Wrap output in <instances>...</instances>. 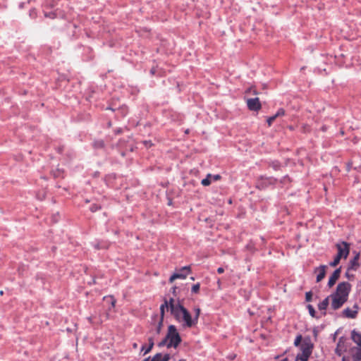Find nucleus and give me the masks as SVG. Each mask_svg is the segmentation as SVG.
Instances as JSON below:
<instances>
[{"instance_id":"obj_30","label":"nucleus","mask_w":361,"mask_h":361,"mask_svg":"<svg viewBox=\"0 0 361 361\" xmlns=\"http://www.w3.org/2000/svg\"><path fill=\"white\" fill-rule=\"evenodd\" d=\"M247 92H249V93H252V94H257V92L255 89H254L253 87H250L247 90Z\"/></svg>"},{"instance_id":"obj_3","label":"nucleus","mask_w":361,"mask_h":361,"mask_svg":"<svg viewBox=\"0 0 361 361\" xmlns=\"http://www.w3.org/2000/svg\"><path fill=\"white\" fill-rule=\"evenodd\" d=\"M181 342V338L175 326L170 325L165 338L160 342L159 345H166L167 348H177Z\"/></svg>"},{"instance_id":"obj_25","label":"nucleus","mask_w":361,"mask_h":361,"mask_svg":"<svg viewBox=\"0 0 361 361\" xmlns=\"http://www.w3.org/2000/svg\"><path fill=\"white\" fill-rule=\"evenodd\" d=\"M276 117L275 115L269 117L267 120L268 126H271L272 125L273 122L276 120Z\"/></svg>"},{"instance_id":"obj_13","label":"nucleus","mask_w":361,"mask_h":361,"mask_svg":"<svg viewBox=\"0 0 361 361\" xmlns=\"http://www.w3.org/2000/svg\"><path fill=\"white\" fill-rule=\"evenodd\" d=\"M183 321V326L191 327L197 323L198 317H182Z\"/></svg>"},{"instance_id":"obj_38","label":"nucleus","mask_w":361,"mask_h":361,"mask_svg":"<svg viewBox=\"0 0 361 361\" xmlns=\"http://www.w3.org/2000/svg\"><path fill=\"white\" fill-rule=\"evenodd\" d=\"M145 350H147V348H146L145 345H142V350H144L145 352Z\"/></svg>"},{"instance_id":"obj_34","label":"nucleus","mask_w":361,"mask_h":361,"mask_svg":"<svg viewBox=\"0 0 361 361\" xmlns=\"http://www.w3.org/2000/svg\"><path fill=\"white\" fill-rule=\"evenodd\" d=\"M217 272L219 274H223L224 272V269L222 267H219L217 269Z\"/></svg>"},{"instance_id":"obj_22","label":"nucleus","mask_w":361,"mask_h":361,"mask_svg":"<svg viewBox=\"0 0 361 361\" xmlns=\"http://www.w3.org/2000/svg\"><path fill=\"white\" fill-rule=\"evenodd\" d=\"M153 346H154L153 338H149V346L147 347V350H145V352L144 353V354H147L149 352H150V350H152Z\"/></svg>"},{"instance_id":"obj_4","label":"nucleus","mask_w":361,"mask_h":361,"mask_svg":"<svg viewBox=\"0 0 361 361\" xmlns=\"http://www.w3.org/2000/svg\"><path fill=\"white\" fill-rule=\"evenodd\" d=\"M191 272L190 266L183 267L178 270V272L174 273L169 279V282L173 283L176 279H185L187 276Z\"/></svg>"},{"instance_id":"obj_19","label":"nucleus","mask_w":361,"mask_h":361,"mask_svg":"<svg viewBox=\"0 0 361 361\" xmlns=\"http://www.w3.org/2000/svg\"><path fill=\"white\" fill-rule=\"evenodd\" d=\"M58 0H47L44 3V7L47 8H52L57 4Z\"/></svg>"},{"instance_id":"obj_10","label":"nucleus","mask_w":361,"mask_h":361,"mask_svg":"<svg viewBox=\"0 0 361 361\" xmlns=\"http://www.w3.org/2000/svg\"><path fill=\"white\" fill-rule=\"evenodd\" d=\"M341 269L338 268L336 269L334 273L331 274V276L329 277L328 286L331 288L332 287L336 282V281L338 279L341 275Z\"/></svg>"},{"instance_id":"obj_8","label":"nucleus","mask_w":361,"mask_h":361,"mask_svg":"<svg viewBox=\"0 0 361 361\" xmlns=\"http://www.w3.org/2000/svg\"><path fill=\"white\" fill-rule=\"evenodd\" d=\"M247 105L250 111H257L262 108L261 103L258 97L248 99Z\"/></svg>"},{"instance_id":"obj_20","label":"nucleus","mask_w":361,"mask_h":361,"mask_svg":"<svg viewBox=\"0 0 361 361\" xmlns=\"http://www.w3.org/2000/svg\"><path fill=\"white\" fill-rule=\"evenodd\" d=\"M341 259V257L336 255L335 257L334 261L329 263V265L333 267H336L339 264Z\"/></svg>"},{"instance_id":"obj_41","label":"nucleus","mask_w":361,"mask_h":361,"mask_svg":"<svg viewBox=\"0 0 361 361\" xmlns=\"http://www.w3.org/2000/svg\"><path fill=\"white\" fill-rule=\"evenodd\" d=\"M281 361H288V359H287V358H285V359H283V360H281Z\"/></svg>"},{"instance_id":"obj_32","label":"nucleus","mask_w":361,"mask_h":361,"mask_svg":"<svg viewBox=\"0 0 361 361\" xmlns=\"http://www.w3.org/2000/svg\"><path fill=\"white\" fill-rule=\"evenodd\" d=\"M157 72V68L155 67L152 68V69L150 70V73L152 75H155Z\"/></svg>"},{"instance_id":"obj_7","label":"nucleus","mask_w":361,"mask_h":361,"mask_svg":"<svg viewBox=\"0 0 361 361\" xmlns=\"http://www.w3.org/2000/svg\"><path fill=\"white\" fill-rule=\"evenodd\" d=\"M348 348V340L343 337L339 338L337 346L335 349L336 355L341 356L343 353L346 352Z\"/></svg>"},{"instance_id":"obj_29","label":"nucleus","mask_w":361,"mask_h":361,"mask_svg":"<svg viewBox=\"0 0 361 361\" xmlns=\"http://www.w3.org/2000/svg\"><path fill=\"white\" fill-rule=\"evenodd\" d=\"M307 308L309 310V312L311 314V316H314L315 311H314L313 306L311 305H308Z\"/></svg>"},{"instance_id":"obj_2","label":"nucleus","mask_w":361,"mask_h":361,"mask_svg":"<svg viewBox=\"0 0 361 361\" xmlns=\"http://www.w3.org/2000/svg\"><path fill=\"white\" fill-rule=\"evenodd\" d=\"M165 310H166V312H170L172 316H190L188 311L178 301L173 298H170L169 300H165L164 303L161 305V316H164Z\"/></svg>"},{"instance_id":"obj_37","label":"nucleus","mask_w":361,"mask_h":361,"mask_svg":"<svg viewBox=\"0 0 361 361\" xmlns=\"http://www.w3.org/2000/svg\"><path fill=\"white\" fill-rule=\"evenodd\" d=\"M98 146L102 147L104 146V143L102 141L99 142V144H98Z\"/></svg>"},{"instance_id":"obj_33","label":"nucleus","mask_w":361,"mask_h":361,"mask_svg":"<svg viewBox=\"0 0 361 361\" xmlns=\"http://www.w3.org/2000/svg\"><path fill=\"white\" fill-rule=\"evenodd\" d=\"M195 316H199L200 314V309L199 307L195 308Z\"/></svg>"},{"instance_id":"obj_40","label":"nucleus","mask_w":361,"mask_h":361,"mask_svg":"<svg viewBox=\"0 0 361 361\" xmlns=\"http://www.w3.org/2000/svg\"><path fill=\"white\" fill-rule=\"evenodd\" d=\"M88 319H89L90 322H92V317H89Z\"/></svg>"},{"instance_id":"obj_11","label":"nucleus","mask_w":361,"mask_h":361,"mask_svg":"<svg viewBox=\"0 0 361 361\" xmlns=\"http://www.w3.org/2000/svg\"><path fill=\"white\" fill-rule=\"evenodd\" d=\"M104 305L108 306L109 310L114 309L116 304V299L112 295L105 296L103 298Z\"/></svg>"},{"instance_id":"obj_42","label":"nucleus","mask_w":361,"mask_h":361,"mask_svg":"<svg viewBox=\"0 0 361 361\" xmlns=\"http://www.w3.org/2000/svg\"><path fill=\"white\" fill-rule=\"evenodd\" d=\"M176 287H174V288H173V293L176 291Z\"/></svg>"},{"instance_id":"obj_43","label":"nucleus","mask_w":361,"mask_h":361,"mask_svg":"<svg viewBox=\"0 0 361 361\" xmlns=\"http://www.w3.org/2000/svg\"><path fill=\"white\" fill-rule=\"evenodd\" d=\"M143 361H148V358L144 360Z\"/></svg>"},{"instance_id":"obj_6","label":"nucleus","mask_w":361,"mask_h":361,"mask_svg":"<svg viewBox=\"0 0 361 361\" xmlns=\"http://www.w3.org/2000/svg\"><path fill=\"white\" fill-rule=\"evenodd\" d=\"M338 253L336 255L341 258L346 259L349 255L350 247L349 245L345 242H341V243L336 244Z\"/></svg>"},{"instance_id":"obj_1","label":"nucleus","mask_w":361,"mask_h":361,"mask_svg":"<svg viewBox=\"0 0 361 361\" xmlns=\"http://www.w3.org/2000/svg\"><path fill=\"white\" fill-rule=\"evenodd\" d=\"M351 290V285L348 282L339 283L336 291L329 295L331 299V308L336 310L341 308L347 301Z\"/></svg>"},{"instance_id":"obj_36","label":"nucleus","mask_w":361,"mask_h":361,"mask_svg":"<svg viewBox=\"0 0 361 361\" xmlns=\"http://www.w3.org/2000/svg\"><path fill=\"white\" fill-rule=\"evenodd\" d=\"M163 318H164V317H161V320H160V322H159V323L158 331H159L160 326H161V324H162V322H163Z\"/></svg>"},{"instance_id":"obj_15","label":"nucleus","mask_w":361,"mask_h":361,"mask_svg":"<svg viewBox=\"0 0 361 361\" xmlns=\"http://www.w3.org/2000/svg\"><path fill=\"white\" fill-rule=\"evenodd\" d=\"M359 255H357L355 257H353V259L350 261V265H349V269L356 270L359 267Z\"/></svg>"},{"instance_id":"obj_21","label":"nucleus","mask_w":361,"mask_h":361,"mask_svg":"<svg viewBox=\"0 0 361 361\" xmlns=\"http://www.w3.org/2000/svg\"><path fill=\"white\" fill-rule=\"evenodd\" d=\"M211 175L209 174L206 178H204L203 180H202V185H204V186H207L211 184V180H210V178H211Z\"/></svg>"},{"instance_id":"obj_35","label":"nucleus","mask_w":361,"mask_h":361,"mask_svg":"<svg viewBox=\"0 0 361 361\" xmlns=\"http://www.w3.org/2000/svg\"><path fill=\"white\" fill-rule=\"evenodd\" d=\"M213 177H214V179L215 180H219L221 178V176L220 175H215Z\"/></svg>"},{"instance_id":"obj_16","label":"nucleus","mask_w":361,"mask_h":361,"mask_svg":"<svg viewBox=\"0 0 361 361\" xmlns=\"http://www.w3.org/2000/svg\"><path fill=\"white\" fill-rule=\"evenodd\" d=\"M329 305V296L324 299L318 305V308L319 310H326L327 307Z\"/></svg>"},{"instance_id":"obj_9","label":"nucleus","mask_w":361,"mask_h":361,"mask_svg":"<svg viewBox=\"0 0 361 361\" xmlns=\"http://www.w3.org/2000/svg\"><path fill=\"white\" fill-rule=\"evenodd\" d=\"M353 361H361V345H356L350 350Z\"/></svg>"},{"instance_id":"obj_18","label":"nucleus","mask_w":361,"mask_h":361,"mask_svg":"<svg viewBox=\"0 0 361 361\" xmlns=\"http://www.w3.org/2000/svg\"><path fill=\"white\" fill-rule=\"evenodd\" d=\"M352 339L357 344V345H361V334L353 331Z\"/></svg>"},{"instance_id":"obj_44","label":"nucleus","mask_w":361,"mask_h":361,"mask_svg":"<svg viewBox=\"0 0 361 361\" xmlns=\"http://www.w3.org/2000/svg\"><path fill=\"white\" fill-rule=\"evenodd\" d=\"M179 361H185V360H180Z\"/></svg>"},{"instance_id":"obj_23","label":"nucleus","mask_w":361,"mask_h":361,"mask_svg":"<svg viewBox=\"0 0 361 361\" xmlns=\"http://www.w3.org/2000/svg\"><path fill=\"white\" fill-rule=\"evenodd\" d=\"M200 285L199 283L194 284L192 286L191 291L192 293H197L200 290Z\"/></svg>"},{"instance_id":"obj_5","label":"nucleus","mask_w":361,"mask_h":361,"mask_svg":"<svg viewBox=\"0 0 361 361\" xmlns=\"http://www.w3.org/2000/svg\"><path fill=\"white\" fill-rule=\"evenodd\" d=\"M311 346L305 343L301 345L302 353L297 355L296 359L300 361H307L310 355L312 353Z\"/></svg>"},{"instance_id":"obj_17","label":"nucleus","mask_w":361,"mask_h":361,"mask_svg":"<svg viewBox=\"0 0 361 361\" xmlns=\"http://www.w3.org/2000/svg\"><path fill=\"white\" fill-rule=\"evenodd\" d=\"M353 308V310H350L349 308L345 309L343 311V316H355L357 313V305H354Z\"/></svg>"},{"instance_id":"obj_28","label":"nucleus","mask_w":361,"mask_h":361,"mask_svg":"<svg viewBox=\"0 0 361 361\" xmlns=\"http://www.w3.org/2000/svg\"><path fill=\"white\" fill-rule=\"evenodd\" d=\"M312 293L311 291L307 292L305 294V300L307 302H310L312 300Z\"/></svg>"},{"instance_id":"obj_31","label":"nucleus","mask_w":361,"mask_h":361,"mask_svg":"<svg viewBox=\"0 0 361 361\" xmlns=\"http://www.w3.org/2000/svg\"><path fill=\"white\" fill-rule=\"evenodd\" d=\"M100 209V207L97 206V204H93L91 207H90V209L92 212H94L97 210H99Z\"/></svg>"},{"instance_id":"obj_14","label":"nucleus","mask_w":361,"mask_h":361,"mask_svg":"<svg viewBox=\"0 0 361 361\" xmlns=\"http://www.w3.org/2000/svg\"><path fill=\"white\" fill-rule=\"evenodd\" d=\"M170 360V355L161 353H157L151 360V361H169Z\"/></svg>"},{"instance_id":"obj_12","label":"nucleus","mask_w":361,"mask_h":361,"mask_svg":"<svg viewBox=\"0 0 361 361\" xmlns=\"http://www.w3.org/2000/svg\"><path fill=\"white\" fill-rule=\"evenodd\" d=\"M326 265H321L314 269V272L318 273L317 276V282H320L326 275Z\"/></svg>"},{"instance_id":"obj_24","label":"nucleus","mask_w":361,"mask_h":361,"mask_svg":"<svg viewBox=\"0 0 361 361\" xmlns=\"http://www.w3.org/2000/svg\"><path fill=\"white\" fill-rule=\"evenodd\" d=\"M274 115L276 116V118L283 116L285 115V110L281 108L277 111V112Z\"/></svg>"},{"instance_id":"obj_39","label":"nucleus","mask_w":361,"mask_h":361,"mask_svg":"<svg viewBox=\"0 0 361 361\" xmlns=\"http://www.w3.org/2000/svg\"><path fill=\"white\" fill-rule=\"evenodd\" d=\"M342 361H348L345 357H343Z\"/></svg>"},{"instance_id":"obj_26","label":"nucleus","mask_w":361,"mask_h":361,"mask_svg":"<svg viewBox=\"0 0 361 361\" xmlns=\"http://www.w3.org/2000/svg\"><path fill=\"white\" fill-rule=\"evenodd\" d=\"M44 16L46 18H50L53 19V18H56V14L55 12H50V13L44 12Z\"/></svg>"},{"instance_id":"obj_27","label":"nucleus","mask_w":361,"mask_h":361,"mask_svg":"<svg viewBox=\"0 0 361 361\" xmlns=\"http://www.w3.org/2000/svg\"><path fill=\"white\" fill-rule=\"evenodd\" d=\"M301 341H302V336L301 335H298L296 338L295 339V341H294V344L295 346H298L300 343H301Z\"/></svg>"}]
</instances>
